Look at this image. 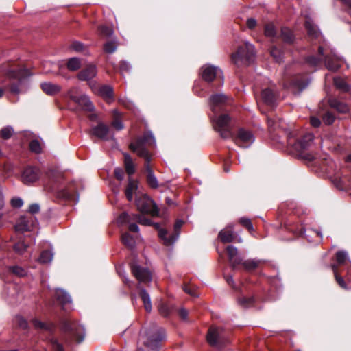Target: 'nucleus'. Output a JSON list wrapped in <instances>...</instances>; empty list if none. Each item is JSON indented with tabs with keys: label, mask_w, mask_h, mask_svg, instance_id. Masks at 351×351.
Segmentation results:
<instances>
[{
	"label": "nucleus",
	"mask_w": 351,
	"mask_h": 351,
	"mask_svg": "<svg viewBox=\"0 0 351 351\" xmlns=\"http://www.w3.org/2000/svg\"><path fill=\"white\" fill-rule=\"evenodd\" d=\"M223 329L216 326H210L207 332L206 340L211 346H217L221 342Z\"/></svg>",
	"instance_id": "f8f14e48"
},
{
	"label": "nucleus",
	"mask_w": 351,
	"mask_h": 351,
	"mask_svg": "<svg viewBox=\"0 0 351 351\" xmlns=\"http://www.w3.org/2000/svg\"><path fill=\"white\" fill-rule=\"evenodd\" d=\"M221 71L217 67L208 65L202 67V77L207 82H211L217 77H221Z\"/></svg>",
	"instance_id": "9b49d317"
},
{
	"label": "nucleus",
	"mask_w": 351,
	"mask_h": 351,
	"mask_svg": "<svg viewBox=\"0 0 351 351\" xmlns=\"http://www.w3.org/2000/svg\"><path fill=\"white\" fill-rule=\"evenodd\" d=\"M155 351H159L167 340L166 330L163 328H155Z\"/></svg>",
	"instance_id": "6ab92c4d"
},
{
	"label": "nucleus",
	"mask_w": 351,
	"mask_h": 351,
	"mask_svg": "<svg viewBox=\"0 0 351 351\" xmlns=\"http://www.w3.org/2000/svg\"><path fill=\"white\" fill-rule=\"evenodd\" d=\"M62 330L77 343L84 340L85 336L84 328L74 320L71 319L64 320L62 324Z\"/></svg>",
	"instance_id": "6e6552de"
},
{
	"label": "nucleus",
	"mask_w": 351,
	"mask_h": 351,
	"mask_svg": "<svg viewBox=\"0 0 351 351\" xmlns=\"http://www.w3.org/2000/svg\"><path fill=\"white\" fill-rule=\"evenodd\" d=\"M12 134L13 129L11 127H5L0 131L1 136L5 139L10 138Z\"/></svg>",
	"instance_id": "3c124183"
},
{
	"label": "nucleus",
	"mask_w": 351,
	"mask_h": 351,
	"mask_svg": "<svg viewBox=\"0 0 351 351\" xmlns=\"http://www.w3.org/2000/svg\"><path fill=\"white\" fill-rule=\"evenodd\" d=\"M322 119L326 125H330L334 123L335 117L332 113L327 112L324 114Z\"/></svg>",
	"instance_id": "09e8293b"
},
{
	"label": "nucleus",
	"mask_w": 351,
	"mask_h": 351,
	"mask_svg": "<svg viewBox=\"0 0 351 351\" xmlns=\"http://www.w3.org/2000/svg\"><path fill=\"white\" fill-rule=\"evenodd\" d=\"M262 99L264 103L270 106H274L278 98L277 93L271 88L263 89L261 92Z\"/></svg>",
	"instance_id": "f3484780"
},
{
	"label": "nucleus",
	"mask_w": 351,
	"mask_h": 351,
	"mask_svg": "<svg viewBox=\"0 0 351 351\" xmlns=\"http://www.w3.org/2000/svg\"><path fill=\"white\" fill-rule=\"evenodd\" d=\"M52 258V252L50 250H44L42 252L38 261L41 263H49L51 261Z\"/></svg>",
	"instance_id": "ea45409f"
},
{
	"label": "nucleus",
	"mask_w": 351,
	"mask_h": 351,
	"mask_svg": "<svg viewBox=\"0 0 351 351\" xmlns=\"http://www.w3.org/2000/svg\"><path fill=\"white\" fill-rule=\"evenodd\" d=\"M264 33L267 37L275 38L277 35L276 29L273 23H267L265 25Z\"/></svg>",
	"instance_id": "a19ab883"
},
{
	"label": "nucleus",
	"mask_w": 351,
	"mask_h": 351,
	"mask_svg": "<svg viewBox=\"0 0 351 351\" xmlns=\"http://www.w3.org/2000/svg\"><path fill=\"white\" fill-rule=\"evenodd\" d=\"M130 69V64L125 62V61H122L120 63V71L121 72L123 73L124 72H128L129 71Z\"/></svg>",
	"instance_id": "338daca9"
},
{
	"label": "nucleus",
	"mask_w": 351,
	"mask_h": 351,
	"mask_svg": "<svg viewBox=\"0 0 351 351\" xmlns=\"http://www.w3.org/2000/svg\"><path fill=\"white\" fill-rule=\"evenodd\" d=\"M23 200L19 197H14L11 200V205L14 208H20L23 205Z\"/></svg>",
	"instance_id": "0e129e2a"
},
{
	"label": "nucleus",
	"mask_w": 351,
	"mask_h": 351,
	"mask_svg": "<svg viewBox=\"0 0 351 351\" xmlns=\"http://www.w3.org/2000/svg\"><path fill=\"white\" fill-rule=\"evenodd\" d=\"M332 269L334 272L335 280L337 284L343 289H348L346 283L345 282L343 278L338 274L337 267L336 265H332Z\"/></svg>",
	"instance_id": "58836bf2"
},
{
	"label": "nucleus",
	"mask_w": 351,
	"mask_h": 351,
	"mask_svg": "<svg viewBox=\"0 0 351 351\" xmlns=\"http://www.w3.org/2000/svg\"><path fill=\"white\" fill-rule=\"evenodd\" d=\"M210 109L215 114L212 117L215 130L223 138H232L237 145L248 147L254 142L253 134L244 128H239L237 136H234L231 128V118L228 114H221L225 107L231 103V99L223 94H213L209 99Z\"/></svg>",
	"instance_id": "f257e3e1"
},
{
	"label": "nucleus",
	"mask_w": 351,
	"mask_h": 351,
	"mask_svg": "<svg viewBox=\"0 0 351 351\" xmlns=\"http://www.w3.org/2000/svg\"><path fill=\"white\" fill-rule=\"evenodd\" d=\"M52 348L56 351H64V348L57 339H51Z\"/></svg>",
	"instance_id": "680f3d73"
},
{
	"label": "nucleus",
	"mask_w": 351,
	"mask_h": 351,
	"mask_svg": "<svg viewBox=\"0 0 351 351\" xmlns=\"http://www.w3.org/2000/svg\"><path fill=\"white\" fill-rule=\"evenodd\" d=\"M98 31L99 34L104 37H109L113 33L112 28L106 25L99 26L98 28Z\"/></svg>",
	"instance_id": "49530a36"
},
{
	"label": "nucleus",
	"mask_w": 351,
	"mask_h": 351,
	"mask_svg": "<svg viewBox=\"0 0 351 351\" xmlns=\"http://www.w3.org/2000/svg\"><path fill=\"white\" fill-rule=\"evenodd\" d=\"M239 304L243 308H249L252 306L255 303V299L253 296L252 297H245L242 296L238 299Z\"/></svg>",
	"instance_id": "f704fd0d"
},
{
	"label": "nucleus",
	"mask_w": 351,
	"mask_h": 351,
	"mask_svg": "<svg viewBox=\"0 0 351 351\" xmlns=\"http://www.w3.org/2000/svg\"><path fill=\"white\" fill-rule=\"evenodd\" d=\"M153 139L152 134H145L143 137L132 142L130 147L138 156L145 158V166L147 172V182L150 187H154V176L152 174V166L151 164L152 155L148 152L147 147L152 145Z\"/></svg>",
	"instance_id": "f03ea898"
},
{
	"label": "nucleus",
	"mask_w": 351,
	"mask_h": 351,
	"mask_svg": "<svg viewBox=\"0 0 351 351\" xmlns=\"http://www.w3.org/2000/svg\"><path fill=\"white\" fill-rule=\"evenodd\" d=\"M292 84L299 90H302L308 85L309 81L304 76L296 75L292 79Z\"/></svg>",
	"instance_id": "bb28decb"
},
{
	"label": "nucleus",
	"mask_w": 351,
	"mask_h": 351,
	"mask_svg": "<svg viewBox=\"0 0 351 351\" xmlns=\"http://www.w3.org/2000/svg\"><path fill=\"white\" fill-rule=\"evenodd\" d=\"M29 148L31 151L35 153H39L41 152L40 144L37 140H33L30 142Z\"/></svg>",
	"instance_id": "603ef678"
},
{
	"label": "nucleus",
	"mask_w": 351,
	"mask_h": 351,
	"mask_svg": "<svg viewBox=\"0 0 351 351\" xmlns=\"http://www.w3.org/2000/svg\"><path fill=\"white\" fill-rule=\"evenodd\" d=\"M93 91L101 96L107 102L110 103L113 101V90L110 86H99L95 87L91 86Z\"/></svg>",
	"instance_id": "2eb2a0df"
},
{
	"label": "nucleus",
	"mask_w": 351,
	"mask_h": 351,
	"mask_svg": "<svg viewBox=\"0 0 351 351\" xmlns=\"http://www.w3.org/2000/svg\"><path fill=\"white\" fill-rule=\"evenodd\" d=\"M134 215H130L129 214L126 213H123L117 219V222L119 223H129L132 220H136L138 221V219L134 217Z\"/></svg>",
	"instance_id": "c03bdc74"
},
{
	"label": "nucleus",
	"mask_w": 351,
	"mask_h": 351,
	"mask_svg": "<svg viewBox=\"0 0 351 351\" xmlns=\"http://www.w3.org/2000/svg\"><path fill=\"white\" fill-rule=\"evenodd\" d=\"M81 61L77 58H71L67 60V68L69 71H75L80 69Z\"/></svg>",
	"instance_id": "4c0bfd02"
},
{
	"label": "nucleus",
	"mask_w": 351,
	"mask_h": 351,
	"mask_svg": "<svg viewBox=\"0 0 351 351\" xmlns=\"http://www.w3.org/2000/svg\"><path fill=\"white\" fill-rule=\"evenodd\" d=\"M9 270L11 272H12L13 274H16V276H23L26 274V272L24 270V269H23L22 267H19V266L10 267Z\"/></svg>",
	"instance_id": "864d4df0"
},
{
	"label": "nucleus",
	"mask_w": 351,
	"mask_h": 351,
	"mask_svg": "<svg viewBox=\"0 0 351 351\" xmlns=\"http://www.w3.org/2000/svg\"><path fill=\"white\" fill-rule=\"evenodd\" d=\"M336 261L339 264H343L346 260V253L343 251H338L336 254Z\"/></svg>",
	"instance_id": "4d7b16f0"
},
{
	"label": "nucleus",
	"mask_w": 351,
	"mask_h": 351,
	"mask_svg": "<svg viewBox=\"0 0 351 351\" xmlns=\"http://www.w3.org/2000/svg\"><path fill=\"white\" fill-rule=\"evenodd\" d=\"M56 297L57 300L63 304L71 302L70 295L66 291L60 289L56 290Z\"/></svg>",
	"instance_id": "c756f323"
},
{
	"label": "nucleus",
	"mask_w": 351,
	"mask_h": 351,
	"mask_svg": "<svg viewBox=\"0 0 351 351\" xmlns=\"http://www.w3.org/2000/svg\"><path fill=\"white\" fill-rule=\"evenodd\" d=\"M15 230L17 232H26L30 230L29 221L24 217L21 218L19 221L15 226Z\"/></svg>",
	"instance_id": "72a5a7b5"
},
{
	"label": "nucleus",
	"mask_w": 351,
	"mask_h": 351,
	"mask_svg": "<svg viewBox=\"0 0 351 351\" xmlns=\"http://www.w3.org/2000/svg\"><path fill=\"white\" fill-rule=\"evenodd\" d=\"M77 91V88L73 87L68 91L67 95L72 101L80 106L83 110L86 111H93L94 106L90 101L89 97L86 95H82L78 97L75 95Z\"/></svg>",
	"instance_id": "1a4fd4ad"
},
{
	"label": "nucleus",
	"mask_w": 351,
	"mask_h": 351,
	"mask_svg": "<svg viewBox=\"0 0 351 351\" xmlns=\"http://www.w3.org/2000/svg\"><path fill=\"white\" fill-rule=\"evenodd\" d=\"M97 75V68L94 64H88L86 68L83 69L77 74V78L82 81H88Z\"/></svg>",
	"instance_id": "a211bd4d"
},
{
	"label": "nucleus",
	"mask_w": 351,
	"mask_h": 351,
	"mask_svg": "<svg viewBox=\"0 0 351 351\" xmlns=\"http://www.w3.org/2000/svg\"><path fill=\"white\" fill-rule=\"evenodd\" d=\"M271 56L276 62H281L283 59V52L276 46H272L269 50Z\"/></svg>",
	"instance_id": "473e14b6"
},
{
	"label": "nucleus",
	"mask_w": 351,
	"mask_h": 351,
	"mask_svg": "<svg viewBox=\"0 0 351 351\" xmlns=\"http://www.w3.org/2000/svg\"><path fill=\"white\" fill-rule=\"evenodd\" d=\"M282 42L286 45H293L295 43V37L293 32L287 27H282L279 36Z\"/></svg>",
	"instance_id": "b1692460"
},
{
	"label": "nucleus",
	"mask_w": 351,
	"mask_h": 351,
	"mask_svg": "<svg viewBox=\"0 0 351 351\" xmlns=\"http://www.w3.org/2000/svg\"><path fill=\"white\" fill-rule=\"evenodd\" d=\"M318 56L314 55H310L305 58V62L311 66H317L322 61H324V48L322 46L319 45L318 47Z\"/></svg>",
	"instance_id": "aec40b11"
},
{
	"label": "nucleus",
	"mask_w": 351,
	"mask_h": 351,
	"mask_svg": "<svg viewBox=\"0 0 351 351\" xmlns=\"http://www.w3.org/2000/svg\"><path fill=\"white\" fill-rule=\"evenodd\" d=\"M117 44L114 41H108L104 45V50L108 53H112L117 49Z\"/></svg>",
	"instance_id": "de8ad7c7"
},
{
	"label": "nucleus",
	"mask_w": 351,
	"mask_h": 351,
	"mask_svg": "<svg viewBox=\"0 0 351 351\" xmlns=\"http://www.w3.org/2000/svg\"><path fill=\"white\" fill-rule=\"evenodd\" d=\"M334 84L337 88L344 92H348L349 90V86L347 83L340 78H335Z\"/></svg>",
	"instance_id": "a18cd8bd"
},
{
	"label": "nucleus",
	"mask_w": 351,
	"mask_h": 351,
	"mask_svg": "<svg viewBox=\"0 0 351 351\" xmlns=\"http://www.w3.org/2000/svg\"><path fill=\"white\" fill-rule=\"evenodd\" d=\"M14 250L19 253L23 254L27 248V245L23 241H19L14 245Z\"/></svg>",
	"instance_id": "6e6d98bb"
},
{
	"label": "nucleus",
	"mask_w": 351,
	"mask_h": 351,
	"mask_svg": "<svg viewBox=\"0 0 351 351\" xmlns=\"http://www.w3.org/2000/svg\"><path fill=\"white\" fill-rule=\"evenodd\" d=\"M39 169L35 167H27L23 172L22 180L25 184H30L36 182L39 178Z\"/></svg>",
	"instance_id": "4468645a"
},
{
	"label": "nucleus",
	"mask_w": 351,
	"mask_h": 351,
	"mask_svg": "<svg viewBox=\"0 0 351 351\" xmlns=\"http://www.w3.org/2000/svg\"><path fill=\"white\" fill-rule=\"evenodd\" d=\"M183 290L185 293L189 294L191 296H193V297L197 296L195 289L188 285H184Z\"/></svg>",
	"instance_id": "bf43d9fd"
},
{
	"label": "nucleus",
	"mask_w": 351,
	"mask_h": 351,
	"mask_svg": "<svg viewBox=\"0 0 351 351\" xmlns=\"http://www.w3.org/2000/svg\"><path fill=\"white\" fill-rule=\"evenodd\" d=\"M230 265L233 269H237L238 265H242V260L240 258L234 257L232 259L229 260Z\"/></svg>",
	"instance_id": "052dcab7"
},
{
	"label": "nucleus",
	"mask_w": 351,
	"mask_h": 351,
	"mask_svg": "<svg viewBox=\"0 0 351 351\" xmlns=\"http://www.w3.org/2000/svg\"><path fill=\"white\" fill-rule=\"evenodd\" d=\"M184 224V221L181 220V219H177L176 221V223L174 224V227H173V232H172L173 234H176V237L178 239L179 237V235H180V228H182V226H183Z\"/></svg>",
	"instance_id": "5fc2aeb1"
},
{
	"label": "nucleus",
	"mask_w": 351,
	"mask_h": 351,
	"mask_svg": "<svg viewBox=\"0 0 351 351\" xmlns=\"http://www.w3.org/2000/svg\"><path fill=\"white\" fill-rule=\"evenodd\" d=\"M311 125L314 128H318L321 125V121L316 117H311L310 118Z\"/></svg>",
	"instance_id": "69168bd1"
},
{
	"label": "nucleus",
	"mask_w": 351,
	"mask_h": 351,
	"mask_svg": "<svg viewBox=\"0 0 351 351\" xmlns=\"http://www.w3.org/2000/svg\"><path fill=\"white\" fill-rule=\"evenodd\" d=\"M136 206L141 215H134L138 219V222L144 226H152L154 216V202L146 195H142L136 199Z\"/></svg>",
	"instance_id": "423d86ee"
},
{
	"label": "nucleus",
	"mask_w": 351,
	"mask_h": 351,
	"mask_svg": "<svg viewBox=\"0 0 351 351\" xmlns=\"http://www.w3.org/2000/svg\"><path fill=\"white\" fill-rule=\"evenodd\" d=\"M238 221L243 227L246 228L250 234L252 233L254 231V227L250 219L247 217H241Z\"/></svg>",
	"instance_id": "79ce46f5"
},
{
	"label": "nucleus",
	"mask_w": 351,
	"mask_h": 351,
	"mask_svg": "<svg viewBox=\"0 0 351 351\" xmlns=\"http://www.w3.org/2000/svg\"><path fill=\"white\" fill-rule=\"evenodd\" d=\"M41 90L47 95L53 96L59 93L62 87L50 82H45L40 84Z\"/></svg>",
	"instance_id": "412c9836"
},
{
	"label": "nucleus",
	"mask_w": 351,
	"mask_h": 351,
	"mask_svg": "<svg viewBox=\"0 0 351 351\" xmlns=\"http://www.w3.org/2000/svg\"><path fill=\"white\" fill-rule=\"evenodd\" d=\"M16 322L17 323L18 326L23 329L27 328L28 324L27 321L21 316H17L16 317Z\"/></svg>",
	"instance_id": "13d9d810"
},
{
	"label": "nucleus",
	"mask_w": 351,
	"mask_h": 351,
	"mask_svg": "<svg viewBox=\"0 0 351 351\" xmlns=\"http://www.w3.org/2000/svg\"><path fill=\"white\" fill-rule=\"evenodd\" d=\"M0 72L4 73L6 77L10 80V90L12 93H20V86L22 81L30 76V71L23 67L15 69H6L5 64L0 66Z\"/></svg>",
	"instance_id": "39448f33"
},
{
	"label": "nucleus",
	"mask_w": 351,
	"mask_h": 351,
	"mask_svg": "<svg viewBox=\"0 0 351 351\" xmlns=\"http://www.w3.org/2000/svg\"><path fill=\"white\" fill-rule=\"evenodd\" d=\"M71 48L75 51H82L84 49V45L80 42H73Z\"/></svg>",
	"instance_id": "e2e57ef3"
},
{
	"label": "nucleus",
	"mask_w": 351,
	"mask_h": 351,
	"mask_svg": "<svg viewBox=\"0 0 351 351\" xmlns=\"http://www.w3.org/2000/svg\"><path fill=\"white\" fill-rule=\"evenodd\" d=\"M140 295L146 311L150 313L152 311V306L149 295L144 289L141 290Z\"/></svg>",
	"instance_id": "2f4dec72"
},
{
	"label": "nucleus",
	"mask_w": 351,
	"mask_h": 351,
	"mask_svg": "<svg viewBox=\"0 0 351 351\" xmlns=\"http://www.w3.org/2000/svg\"><path fill=\"white\" fill-rule=\"evenodd\" d=\"M324 61L326 68L331 71H337L340 67V59L332 54H324Z\"/></svg>",
	"instance_id": "dca6fc26"
},
{
	"label": "nucleus",
	"mask_w": 351,
	"mask_h": 351,
	"mask_svg": "<svg viewBox=\"0 0 351 351\" xmlns=\"http://www.w3.org/2000/svg\"><path fill=\"white\" fill-rule=\"evenodd\" d=\"M92 132L95 136L106 140L108 138L109 128L103 123H99L96 127L93 128Z\"/></svg>",
	"instance_id": "393cba45"
},
{
	"label": "nucleus",
	"mask_w": 351,
	"mask_h": 351,
	"mask_svg": "<svg viewBox=\"0 0 351 351\" xmlns=\"http://www.w3.org/2000/svg\"><path fill=\"white\" fill-rule=\"evenodd\" d=\"M159 313L164 317H169L175 310V306L167 302H162L158 307Z\"/></svg>",
	"instance_id": "a878e982"
},
{
	"label": "nucleus",
	"mask_w": 351,
	"mask_h": 351,
	"mask_svg": "<svg viewBox=\"0 0 351 351\" xmlns=\"http://www.w3.org/2000/svg\"><path fill=\"white\" fill-rule=\"evenodd\" d=\"M304 27L310 39L313 40L319 37L321 33L319 28L311 20H306L304 23Z\"/></svg>",
	"instance_id": "4be33fe9"
},
{
	"label": "nucleus",
	"mask_w": 351,
	"mask_h": 351,
	"mask_svg": "<svg viewBox=\"0 0 351 351\" xmlns=\"http://www.w3.org/2000/svg\"><path fill=\"white\" fill-rule=\"evenodd\" d=\"M234 226L233 224L228 225L219 232L218 239L223 243L232 242L242 243L243 239L234 232Z\"/></svg>",
	"instance_id": "9d476101"
},
{
	"label": "nucleus",
	"mask_w": 351,
	"mask_h": 351,
	"mask_svg": "<svg viewBox=\"0 0 351 351\" xmlns=\"http://www.w3.org/2000/svg\"><path fill=\"white\" fill-rule=\"evenodd\" d=\"M165 207L160 209L155 203V217H161L162 223L155 222V230L158 232V237L160 243L165 246L173 245L178 240L176 234L169 233L167 230L169 218Z\"/></svg>",
	"instance_id": "7ed1b4c3"
},
{
	"label": "nucleus",
	"mask_w": 351,
	"mask_h": 351,
	"mask_svg": "<svg viewBox=\"0 0 351 351\" xmlns=\"http://www.w3.org/2000/svg\"><path fill=\"white\" fill-rule=\"evenodd\" d=\"M330 106L341 113L348 111V107L346 104L338 101L337 99H332L330 101Z\"/></svg>",
	"instance_id": "c9c22d12"
},
{
	"label": "nucleus",
	"mask_w": 351,
	"mask_h": 351,
	"mask_svg": "<svg viewBox=\"0 0 351 351\" xmlns=\"http://www.w3.org/2000/svg\"><path fill=\"white\" fill-rule=\"evenodd\" d=\"M114 119L111 123L112 126L117 130H121L123 128V124L121 120V114L117 110H113Z\"/></svg>",
	"instance_id": "7c9ffc66"
},
{
	"label": "nucleus",
	"mask_w": 351,
	"mask_h": 351,
	"mask_svg": "<svg viewBox=\"0 0 351 351\" xmlns=\"http://www.w3.org/2000/svg\"><path fill=\"white\" fill-rule=\"evenodd\" d=\"M124 165L125 171L128 176H130L135 172V167L133 161L130 155L128 154H124Z\"/></svg>",
	"instance_id": "c85d7f7f"
},
{
	"label": "nucleus",
	"mask_w": 351,
	"mask_h": 351,
	"mask_svg": "<svg viewBox=\"0 0 351 351\" xmlns=\"http://www.w3.org/2000/svg\"><path fill=\"white\" fill-rule=\"evenodd\" d=\"M121 241L126 247L133 248L135 245V239L129 233H124L121 236Z\"/></svg>",
	"instance_id": "e433bc0d"
},
{
	"label": "nucleus",
	"mask_w": 351,
	"mask_h": 351,
	"mask_svg": "<svg viewBox=\"0 0 351 351\" xmlns=\"http://www.w3.org/2000/svg\"><path fill=\"white\" fill-rule=\"evenodd\" d=\"M264 263L265 261L261 259H247L243 261L242 266L246 271L252 273Z\"/></svg>",
	"instance_id": "5701e85b"
},
{
	"label": "nucleus",
	"mask_w": 351,
	"mask_h": 351,
	"mask_svg": "<svg viewBox=\"0 0 351 351\" xmlns=\"http://www.w3.org/2000/svg\"><path fill=\"white\" fill-rule=\"evenodd\" d=\"M138 188L137 182L134 180L129 178L128 184L125 189V195L129 201H131L133 198V193H135Z\"/></svg>",
	"instance_id": "cd10ccee"
},
{
	"label": "nucleus",
	"mask_w": 351,
	"mask_h": 351,
	"mask_svg": "<svg viewBox=\"0 0 351 351\" xmlns=\"http://www.w3.org/2000/svg\"><path fill=\"white\" fill-rule=\"evenodd\" d=\"M254 47L247 42L239 46L237 51L231 55V61L238 66H248L254 61Z\"/></svg>",
	"instance_id": "0eeeda50"
},
{
	"label": "nucleus",
	"mask_w": 351,
	"mask_h": 351,
	"mask_svg": "<svg viewBox=\"0 0 351 351\" xmlns=\"http://www.w3.org/2000/svg\"><path fill=\"white\" fill-rule=\"evenodd\" d=\"M131 269L133 275L138 281L147 282L151 280V274L147 269L136 265H133Z\"/></svg>",
	"instance_id": "ddd939ff"
},
{
	"label": "nucleus",
	"mask_w": 351,
	"mask_h": 351,
	"mask_svg": "<svg viewBox=\"0 0 351 351\" xmlns=\"http://www.w3.org/2000/svg\"><path fill=\"white\" fill-rule=\"evenodd\" d=\"M32 324L35 328L43 330H51L53 328L52 324H48L44 322H42L38 319H33Z\"/></svg>",
	"instance_id": "37998d69"
},
{
	"label": "nucleus",
	"mask_w": 351,
	"mask_h": 351,
	"mask_svg": "<svg viewBox=\"0 0 351 351\" xmlns=\"http://www.w3.org/2000/svg\"><path fill=\"white\" fill-rule=\"evenodd\" d=\"M256 24H257L256 21L253 18H249V19H247V20L246 21L247 27L250 29H253L254 28H255V27L256 26Z\"/></svg>",
	"instance_id": "774afa93"
},
{
	"label": "nucleus",
	"mask_w": 351,
	"mask_h": 351,
	"mask_svg": "<svg viewBox=\"0 0 351 351\" xmlns=\"http://www.w3.org/2000/svg\"><path fill=\"white\" fill-rule=\"evenodd\" d=\"M314 136L311 133H306L301 137H298L295 132H291L287 136V145L300 154L304 160L307 161H313L315 157L309 153H304L311 145Z\"/></svg>",
	"instance_id": "20e7f679"
},
{
	"label": "nucleus",
	"mask_w": 351,
	"mask_h": 351,
	"mask_svg": "<svg viewBox=\"0 0 351 351\" xmlns=\"http://www.w3.org/2000/svg\"><path fill=\"white\" fill-rule=\"evenodd\" d=\"M226 251L227 253V255L228 256L229 260L232 259L233 258L236 257L238 253L237 248L233 245H228L226 248Z\"/></svg>",
	"instance_id": "8fccbe9b"
}]
</instances>
